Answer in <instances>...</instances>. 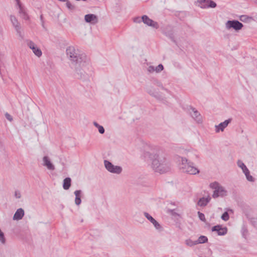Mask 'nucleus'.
I'll list each match as a JSON object with an SVG mask.
<instances>
[{
    "label": "nucleus",
    "instance_id": "obj_2",
    "mask_svg": "<svg viewBox=\"0 0 257 257\" xmlns=\"http://www.w3.org/2000/svg\"><path fill=\"white\" fill-rule=\"evenodd\" d=\"M187 158L185 157H179V169L182 172L191 175H195L199 173V170L196 168L192 162L189 160H195L198 158V156L193 152L187 151L186 152Z\"/></svg>",
    "mask_w": 257,
    "mask_h": 257
},
{
    "label": "nucleus",
    "instance_id": "obj_22",
    "mask_svg": "<svg viewBox=\"0 0 257 257\" xmlns=\"http://www.w3.org/2000/svg\"><path fill=\"white\" fill-rule=\"evenodd\" d=\"M208 4V5L206 7L205 6H202V5H198L201 8H202V9H205L206 8H214L216 7V4L212 1H211V0H207V2H206Z\"/></svg>",
    "mask_w": 257,
    "mask_h": 257
},
{
    "label": "nucleus",
    "instance_id": "obj_7",
    "mask_svg": "<svg viewBox=\"0 0 257 257\" xmlns=\"http://www.w3.org/2000/svg\"><path fill=\"white\" fill-rule=\"evenodd\" d=\"M10 20L13 27L15 28L16 31L17 32V34L21 39H23L24 38V34L23 30L21 28L20 24L16 18L14 16H11Z\"/></svg>",
    "mask_w": 257,
    "mask_h": 257
},
{
    "label": "nucleus",
    "instance_id": "obj_33",
    "mask_svg": "<svg viewBox=\"0 0 257 257\" xmlns=\"http://www.w3.org/2000/svg\"><path fill=\"white\" fill-rule=\"evenodd\" d=\"M81 203V200L80 197H75V203L77 205H79Z\"/></svg>",
    "mask_w": 257,
    "mask_h": 257
},
{
    "label": "nucleus",
    "instance_id": "obj_19",
    "mask_svg": "<svg viewBox=\"0 0 257 257\" xmlns=\"http://www.w3.org/2000/svg\"><path fill=\"white\" fill-rule=\"evenodd\" d=\"M210 199L211 198L210 197H208L207 198L202 197L199 200L198 205L201 207L205 206L210 201Z\"/></svg>",
    "mask_w": 257,
    "mask_h": 257
},
{
    "label": "nucleus",
    "instance_id": "obj_18",
    "mask_svg": "<svg viewBox=\"0 0 257 257\" xmlns=\"http://www.w3.org/2000/svg\"><path fill=\"white\" fill-rule=\"evenodd\" d=\"M24 215V210L22 208L17 209L14 215L13 219L19 220L21 219Z\"/></svg>",
    "mask_w": 257,
    "mask_h": 257
},
{
    "label": "nucleus",
    "instance_id": "obj_24",
    "mask_svg": "<svg viewBox=\"0 0 257 257\" xmlns=\"http://www.w3.org/2000/svg\"><path fill=\"white\" fill-rule=\"evenodd\" d=\"M239 20L243 22L247 23L253 20V19L247 15H241L239 17Z\"/></svg>",
    "mask_w": 257,
    "mask_h": 257
},
{
    "label": "nucleus",
    "instance_id": "obj_39",
    "mask_svg": "<svg viewBox=\"0 0 257 257\" xmlns=\"http://www.w3.org/2000/svg\"><path fill=\"white\" fill-rule=\"evenodd\" d=\"M15 196L17 198H20L21 197V194L20 192L18 190L16 191L15 193Z\"/></svg>",
    "mask_w": 257,
    "mask_h": 257
},
{
    "label": "nucleus",
    "instance_id": "obj_32",
    "mask_svg": "<svg viewBox=\"0 0 257 257\" xmlns=\"http://www.w3.org/2000/svg\"><path fill=\"white\" fill-rule=\"evenodd\" d=\"M198 215L199 219L202 221L205 222L206 221L205 215L203 213L200 212V211L198 212Z\"/></svg>",
    "mask_w": 257,
    "mask_h": 257
},
{
    "label": "nucleus",
    "instance_id": "obj_30",
    "mask_svg": "<svg viewBox=\"0 0 257 257\" xmlns=\"http://www.w3.org/2000/svg\"><path fill=\"white\" fill-rule=\"evenodd\" d=\"M221 219L224 221H227L229 218V216L227 211L224 212L221 217Z\"/></svg>",
    "mask_w": 257,
    "mask_h": 257
},
{
    "label": "nucleus",
    "instance_id": "obj_21",
    "mask_svg": "<svg viewBox=\"0 0 257 257\" xmlns=\"http://www.w3.org/2000/svg\"><path fill=\"white\" fill-rule=\"evenodd\" d=\"M19 8V13L20 14L21 17L25 19V20H28L29 19V16L27 15L26 13L25 12L23 7H22V5H20L18 6Z\"/></svg>",
    "mask_w": 257,
    "mask_h": 257
},
{
    "label": "nucleus",
    "instance_id": "obj_26",
    "mask_svg": "<svg viewBox=\"0 0 257 257\" xmlns=\"http://www.w3.org/2000/svg\"><path fill=\"white\" fill-rule=\"evenodd\" d=\"M237 164L238 166L242 169L243 172H244V171H246V170H248L245 164L241 161L238 160Z\"/></svg>",
    "mask_w": 257,
    "mask_h": 257
},
{
    "label": "nucleus",
    "instance_id": "obj_13",
    "mask_svg": "<svg viewBox=\"0 0 257 257\" xmlns=\"http://www.w3.org/2000/svg\"><path fill=\"white\" fill-rule=\"evenodd\" d=\"M144 215L154 225L156 229L159 230H161L162 227L161 225L151 215L146 212L144 213Z\"/></svg>",
    "mask_w": 257,
    "mask_h": 257
},
{
    "label": "nucleus",
    "instance_id": "obj_42",
    "mask_svg": "<svg viewBox=\"0 0 257 257\" xmlns=\"http://www.w3.org/2000/svg\"><path fill=\"white\" fill-rule=\"evenodd\" d=\"M93 124L97 128H98L100 125L95 121L93 122Z\"/></svg>",
    "mask_w": 257,
    "mask_h": 257
},
{
    "label": "nucleus",
    "instance_id": "obj_14",
    "mask_svg": "<svg viewBox=\"0 0 257 257\" xmlns=\"http://www.w3.org/2000/svg\"><path fill=\"white\" fill-rule=\"evenodd\" d=\"M212 231H216L218 235H224L227 233L226 227H222L221 225H217L212 227Z\"/></svg>",
    "mask_w": 257,
    "mask_h": 257
},
{
    "label": "nucleus",
    "instance_id": "obj_1",
    "mask_svg": "<svg viewBox=\"0 0 257 257\" xmlns=\"http://www.w3.org/2000/svg\"><path fill=\"white\" fill-rule=\"evenodd\" d=\"M144 155L145 157H148L152 161V166L155 172L163 174L170 170L171 165L169 162L158 146L147 145Z\"/></svg>",
    "mask_w": 257,
    "mask_h": 257
},
{
    "label": "nucleus",
    "instance_id": "obj_11",
    "mask_svg": "<svg viewBox=\"0 0 257 257\" xmlns=\"http://www.w3.org/2000/svg\"><path fill=\"white\" fill-rule=\"evenodd\" d=\"M28 46L33 51L34 54L38 57L42 56V53L41 49L32 41H28Z\"/></svg>",
    "mask_w": 257,
    "mask_h": 257
},
{
    "label": "nucleus",
    "instance_id": "obj_27",
    "mask_svg": "<svg viewBox=\"0 0 257 257\" xmlns=\"http://www.w3.org/2000/svg\"><path fill=\"white\" fill-rule=\"evenodd\" d=\"M208 239L207 237L205 236H200L197 240H196L197 244L198 243H205L207 241Z\"/></svg>",
    "mask_w": 257,
    "mask_h": 257
},
{
    "label": "nucleus",
    "instance_id": "obj_38",
    "mask_svg": "<svg viewBox=\"0 0 257 257\" xmlns=\"http://www.w3.org/2000/svg\"><path fill=\"white\" fill-rule=\"evenodd\" d=\"M5 116L7 118V119L9 121H12L13 120L12 116L8 112L6 113Z\"/></svg>",
    "mask_w": 257,
    "mask_h": 257
},
{
    "label": "nucleus",
    "instance_id": "obj_17",
    "mask_svg": "<svg viewBox=\"0 0 257 257\" xmlns=\"http://www.w3.org/2000/svg\"><path fill=\"white\" fill-rule=\"evenodd\" d=\"M43 165L47 168L50 170H54L55 167L50 161L49 157L44 156L43 158Z\"/></svg>",
    "mask_w": 257,
    "mask_h": 257
},
{
    "label": "nucleus",
    "instance_id": "obj_16",
    "mask_svg": "<svg viewBox=\"0 0 257 257\" xmlns=\"http://www.w3.org/2000/svg\"><path fill=\"white\" fill-rule=\"evenodd\" d=\"M86 22L92 24H95L98 22V18L97 16L94 14H87L84 17Z\"/></svg>",
    "mask_w": 257,
    "mask_h": 257
},
{
    "label": "nucleus",
    "instance_id": "obj_36",
    "mask_svg": "<svg viewBox=\"0 0 257 257\" xmlns=\"http://www.w3.org/2000/svg\"><path fill=\"white\" fill-rule=\"evenodd\" d=\"M97 128L100 134H103L104 133L105 130L104 127L102 125H100Z\"/></svg>",
    "mask_w": 257,
    "mask_h": 257
},
{
    "label": "nucleus",
    "instance_id": "obj_28",
    "mask_svg": "<svg viewBox=\"0 0 257 257\" xmlns=\"http://www.w3.org/2000/svg\"><path fill=\"white\" fill-rule=\"evenodd\" d=\"M185 243L187 245L189 246H192L194 245H196L197 244V242L196 241H193L190 239H188L185 240Z\"/></svg>",
    "mask_w": 257,
    "mask_h": 257
},
{
    "label": "nucleus",
    "instance_id": "obj_44",
    "mask_svg": "<svg viewBox=\"0 0 257 257\" xmlns=\"http://www.w3.org/2000/svg\"><path fill=\"white\" fill-rule=\"evenodd\" d=\"M40 19H41V20L42 21V20H43V16H42V15H41L40 16Z\"/></svg>",
    "mask_w": 257,
    "mask_h": 257
},
{
    "label": "nucleus",
    "instance_id": "obj_9",
    "mask_svg": "<svg viewBox=\"0 0 257 257\" xmlns=\"http://www.w3.org/2000/svg\"><path fill=\"white\" fill-rule=\"evenodd\" d=\"M104 164L107 170L111 173L119 174L122 171V169L120 167L114 166L107 160L104 161Z\"/></svg>",
    "mask_w": 257,
    "mask_h": 257
},
{
    "label": "nucleus",
    "instance_id": "obj_4",
    "mask_svg": "<svg viewBox=\"0 0 257 257\" xmlns=\"http://www.w3.org/2000/svg\"><path fill=\"white\" fill-rule=\"evenodd\" d=\"M72 68L74 69L75 77L83 81H90L92 79L93 72L89 60Z\"/></svg>",
    "mask_w": 257,
    "mask_h": 257
},
{
    "label": "nucleus",
    "instance_id": "obj_31",
    "mask_svg": "<svg viewBox=\"0 0 257 257\" xmlns=\"http://www.w3.org/2000/svg\"><path fill=\"white\" fill-rule=\"evenodd\" d=\"M66 6L67 8L71 11L74 10L75 9V6L74 5H73L72 4H71V3L69 1H68L66 3Z\"/></svg>",
    "mask_w": 257,
    "mask_h": 257
},
{
    "label": "nucleus",
    "instance_id": "obj_6",
    "mask_svg": "<svg viewBox=\"0 0 257 257\" xmlns=\"http://www.w3.org/2000/svg\"><path fill=\"white\" fill-rule=\"evenodd\" d=\"M146 91L152 97H155L160 101H165V98L157 91L152 85H147L145 88Z\"/></svg>",
    "mask_w": 257,
    "mask_h": 257
},
{
    "label": "nucleus",
    "instance_id": "obj_3",
    "mask_svg": "<svg viewBox=\"0 0 257 257\" xmlns=\"http://www.w3.org/2000/svg\"><path fill=\"white\" fill-rule=\"evenodd\" d=\"M66 52L72 68L81 64L85 65H86L85 62L89 60L84 53L80 52L74 46L67 47Z\"/></svg>",
    "mask_w": 257,
    "mask_h": 257
},
{
    "label": "nucleus",
    "instance_id": "obj_37",
    "mask_svg": "<svg viewBox=\"0 0 257 257\" xmlns=\"http://www.w3.org/2000/svg\"><path fill=\"white\" fill-rule=\"evenodd\" d=\"M134 22L136 23H140L142 22V17H136L134 19Z\"/></svg>",
    "mask_w": 257,
    "mask_h": 257
},
{
    "label": "nucleus",
    "instance_id": "obj_15",
    "mask_svg": "<svg viewBox=\"0 0 257 257\" xmlns=\"http://www.w3.org/2000/svg\"><path fill=\"white\" fill-rule=\"evenodd\" d=\"M231 118L225 120L224 121L220 123L218 125H215V131L216 133L219 132L220 131L223 132L224 128L227 126L228 124L231 122Z\"/></svg>",
    "mask_w": 257,
    "mask_h": 257
},
{
    "label": "nucleus",
    "instance_id": "obj_10",
    "mask_svg": "<svg viewBox=\"0 0 257 257\" xmlns=\"http://www.w3.org/2000/svg\"><path fill=\"white\" fill-rule=\"evenodd\" d=\"M188 111L195 121L198 123H202V116L200 112L196 108L190 106L188 109Z\"/></svg>",
    "mask_w": 257,
    "mask_h": 257
},
{
    "label": "nucleus",
    "instance_id": "obj_34",
    "mask_svg": "<svg viewBox=\"0 0 257 257\" xmlns=\"http://www.w3.org/2000/svg\"><path fill=\"white\" fill-rule=\"evenodd\" d=\"M147 71L149 72V73H153L154 72H155L154 71V66H150L148 67L147 68Z\"/></svg>",
    "mask_w": 257,
    "mask_h": 257
},
{
    "label": "nucleus",
    "instance_id": "obj_35",
    "mask_svg": "<svg viewBox=\"0 0 257 257\" xmlns=\"http://www.w3.org/2000/svg\"><path fill=\"white\" fill-rule=\"evenodd\" d=\"M81 193H82V191L80 190H76L74 192V194L75 195V197H80Z\"/></svg>",
    "mask_w": 257,
    "mask_h": 257
},
{
    "label": "nucleus",
    "instance_id": "obj_45",
    "mask_svg": "<svg viewBox=\"0 0 257 257\" xmlns=\"http://www.w3.org/2000/svg\"><path fill=\"white\" fill-rule=\"evenodd\" d=\"M228 210L229 211L232 212V209H229Z\"/></svg>",
    "mask_w": 257,
    "mask_h": 257
},
{
    "label": "nucleus",
    "instance_id": "obj_43",
    "mask_svg": "<svg viewBox=\"0 0 257 257\" xmlns=\"http://www.w3.org/2000/svg\"><path fill=\"white\" fill-rule=\"evenodd\" d=\"M16 1L17 2V4L18 6H19V5H21L20 0H16Z\"/></svg>",
    "mask_w": 257,
    "mask_h": 257
},
{
    "label": "nucleus",
    "instance_id": "obj_5",
    "mask_svg": "<svg viewBox=\"0 0 257 257\" xmlns=\"http://www.w3.org/2000/svg\"><path fill=\"white\" fill-rule=\"evenodd\" d=\"M210 187L214 190L212 197L217 198L219 197H223L227 195V191L224 187L221 186L217 182H214L209 185Z\"/></svg>",
    "mask_w": 257,
    "mask_h": 257
},
{
    "label": "nucleus",
    "instance_id": "obj_20",
    "mask_svg": "<svg viewBox=\"0 0 257 257\" xmlns=\"http://www.w3.org/2000/svg\"><path fill=\"white\" fill-rule=\"evenodd\" d=\"M71 180L70 178L67 177L64 179L63 187L65 190H68L71 186Z\"/></svg>",
    "mask_w": 257,
    "mask_h": 257
},
{
    "label": "nucleus",
    "instance_id": "obj_12",
    "mask_svg": "<svg viewBox=\"0 0 257 257\" xmlns=\"http://www.w3.org/2000/svg\"><path fill=\"white\" fill-rule=\"evenodd\" d=\"M142 22L148 26L158 29L159 25L157 22L154 21L150 19L147 15H144L142 17Z\"/></svg>",
    "mask_w": 257,
    "mask_h": 257
},
{
    "label": "nucleus",
    "instance_id": "obj_23",
    "mask_svg": "<svg viewBox=\"0 0 257 257\" xmlns=\"http://www.w3.org/2000/svg\"><path fill=\"white\" fill-rule=\"evenodd\" d=\"M153 84L155 85H156V86H158L159 87H160L162 89L166 91V92H169V90L168 89L165 88L163 86V85L162 83L160 81H159V80H158L157 79H155L153 81Z\"/></svg>",
    "mask_w": 257,
    "mask_h": 257
},
{
    "label": "nucleus",
    "instance_id": "obj_41",
    "mask_svg": "<svg viewBox=\"0 0 257 257\" xmlns=\"http://www.w3.org/2000/svg\"><path fill=\"white\" fill-rule=\"evenodd\" d=\"M207 0H197V3L202 5V3H206Z\"/></svg>",
    "mask_w": 257,
    "mask_h": 257
},
{
    "label": "nucleus",
    "instance_id": "obj_25",
    "mask_svg": "<svg viewBox=\"0 0 257 257\" xmlns=\"http://www.w3.org/2000/svg\"><path fill=\"white\" fill-rule=\"evenodd\" d=\"M244 174L245 175L246 179L249 182H254V178L250 175V172L249 170H246V171H244Z\"/></svg>",
    "mask_w": 257,
    "mask_h": 257
},
{
    "label": "nucleus",
    "instance_id": "obj_29",
    "mask_svg": "<svg viewBox=\"0 0 257 257\" xmlns=\"http://www.w3.org/2000/svg\"><path fill=\"white\" fill-rule=\"evenodd\" d=\"M164 69V66L162 64L158 65L156 67H154V71L156 73H160Z\"/></svg>",
    "mask_w": 257,
    "mask_h": 257
},
{
    "label": "nucleus",
    "instance_id": "obj_8",
    "mask_svg": "<svg viewBox=\"0 0 257 257\" xmlns=\"http://www.w3.org/2000/svg\"><path fill=\"white\" fill-rule=\"evenodd\" d=\"M243 27V24L237 20H229L225 23V27L227 30L232 28L236 31H238L240 30Z\"/></svg>",
    "mask_w": 257,
    "mask_h": 257
},
{
    "label": "nucleus",
    "instance_id": "obj_40",
    "mask_svg": "<svg viewBox=\"0 0 257 257\" xmlns=\"http://www.w3.org/2000/svg\"><path fill=\"white\" fill-rule=\"evenodd\" d=\"M170 212L171 213V214H172L173 215H174V216H179V214L176 213L174 210H170Z\"/></svg>",
    "mask_w": 257,
    "mask_h": 257
}]
</instances>
